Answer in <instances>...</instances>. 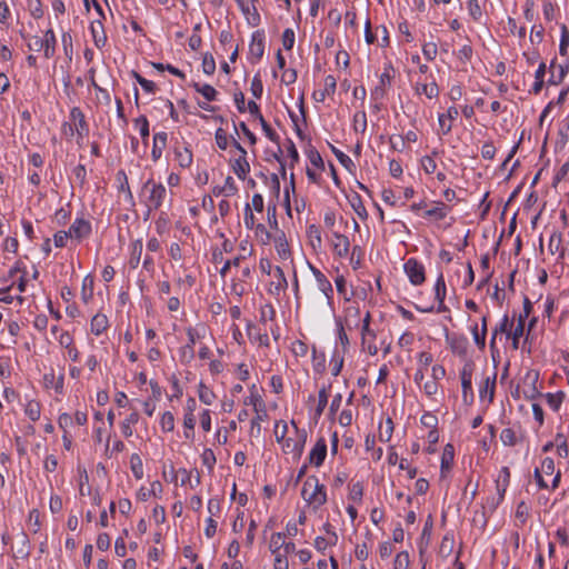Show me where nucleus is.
<instances>
[{
  "label": "nucleus",
  "mask_w": 569,
  "mask_h": 569,
  "mask_svg": "<svg viewBox=\"0 0 569 569\" xmlns=\"http://www.w3.org/2000/svg\"><path fill=\"white\" fill-rule=\"evenodd\" d=\"M139 197L141 202L147 207V213L144 216V220H147L152 211L158 210L162 206L167 197V190L162 183L156 182L153 179H148L143 183Z\"/></svg>",
  "instance_id": "1"
},
{
  "label": "nucleus",
  "mask_w": 569,
  "mask_h": 569,
  "mask_svg": "<svg viewBox=\"0 0 569 569\" xmlns=\"http://www.w3.org/2000/svg\"><path fill=\"white\" fill-rule=\"evenodd\" d=\"M301 497L316 510L327 502V490L316 476H309L303 482Z\"/></svg>",
  "instance_id": "2"
},
{
  "label": "nucleus",
  "mask_w": 569,
  "mask_h": 569,
  "mask_svg": "<svg viewBox=\"0 0 569 569\" xmlns=\"http://www.w3.org/2000/svg\"><path fill=\"white\" fill-rule=\"evenodd\" d=\"M403 270L411 284L420 286L425 282V267L416 258H409L403 264Z\"/></svg>",
  "instance_id": "3"
},
{
  "label": "nucleus",
  "mask_w": 569,
  "mask_h": 569,
  "mask_svg": "<svg viewBox=\"0 0 569 569\" xmlns=\"http://www.w3.org/2000/svg\"><path fill=\"white\" fill-rule=\"evenodd\" d=\"M532 311V305L529 298L525 297L523 299V309L522 312L518 317V323L513 331H511L512 338V348H519V339L523 336L526 319L530 316Z\"/></svg>",
  "instance_id": "4"
},
{
  "label": "nucleus",
  "mask_w": 569,
  "mask_h": 569,
  "mask_svg": "<svg viewBox=\"0 0 569 569\" xmlns=\"http://www.w3.org/2000/svg\"><path fill=\"white\" fill-rule=\"evenodd\" d=\"M249 57L251 63L259 62L264 54V31L257 30L251 34V41L249 44Z\"/></svg>",
  "instance_id": "5"
},
{
  "label": "nucleus",
  "mask_w": 569,
  "mask_h": 569,
  "mask_svg": "<svg viewBox=\"0 0 569 569\" xmlns=\"http://www.w3.org/2000/svg\"><path fill=\"white\" fill-rule=\"evenodd\" d=\"M472 372H473L472 363H466L460 371V379H461V387H462V399H463L465 403H470L473 400Z\"/></svg>",
  "instance_id": "6"
},
{
  "label": "nucleus",
  "mask_w": 569,
  "mask_h": 569,
  "mask_svg": "<svg viewBox=\"0 0 569 569\" xmlns=\"http://www.w3.org/2000/svg\"><path fill=\"white\" fill-rule=\"evenodd\" d=\"M297 439L287 438L283 442V449L286 452H290L295 456V458L299 459L303 452L305 445L307 441V432L306 430H298Z\"/></svg>",
  "instance_id": "7"
},
{
  "label": "nucleus",
  "mask_w": 569,
  "mask_h": 569,
  "mask_svg": "<svg viewBox=\"0 0 569 569\" xmlns=\"http://www.w3.org/2000/svg\"><path fill=\"white\" fill-rule=\"evenodd\" d=\"M91 233V223L83 219L77 218L71 227L69 228V234L71 239L82 240Z\"/></svg>",
  "instance_id": "8"
},
{
  "label": "nucleus",
  "mask_w": 569,
  "mask_h": 569,
  "mask_svg": "<svg viewBox=\"0 0 569 569\" xmlns=\"http://www.w3.org/2000/svg\"><path fill=\"white\" fill-rule=\"evenodd\" d=\"M326 456H327V442L323 438H320L317 440L316 445L311 449L309 457H308V462L316 467H320L323 463Z\"/></svg>",
  "instance_id": "9"
},
{
  "label": "nucleus",
  "mask_w": 569,
  "mask_h": 569,
  "mask_svg": "<svg viewBox=\"0 0 569 569\" xmlns=\"http://www.w3.org/2000/svg\"><path fill=\"white\" fill-rule=\"evenodd\" d=\"M309 268L317 281L318 289L330 300L333 296V289L328 278L315 266L309 263Z\"/></svg>",
  "instance_id": "10"
},
{
  "label": "nucleus",
  "mask_w": 569,
  "mask_h": 569,
  "mask_svg": "<svg viewBox=\"0 0 569 569\" xmlns=\"http://www.w3.org/2000/svg\"><path fill=\"white\" fill-rule=\"evenodd\" d=\"M449 212V206H447L445 202L436 201L433 202L432 208L425 211L423 217L433 221H441L448 216Z\"/></svg>",
  "instance_id": "11"
},
{
  "label": "nucleus",
  "mask_w": 569,
  "mask_h": 569,
  "mask_svg": "<svg viewBox=\"0 0 569 569\" xmlns=\"http://www.w3.org/2000/svg\"><path fill=\"white\" fill-rule=\"evenodd\" d=\"M337 88V79L329 74L325 79V88L322 90H316L312 98L317 102H323L327 96L333 94Z\"/></svg>",
  "instance_id": "12"
},
{
  "label": "nucleus",
  "mask_w": 569,
  "mask_h": 569,
  "mask_svg": "<svg viewBox=\"0 0 569 569\" xmlns=\"http://www.w3.org/2000/svg\"><path fill=\"white\" fill-rule=\"evenodd\" d=\"M288 288V281L281 267L274 268V280L270 283V293L279 296Z\"/></svg>",
  "instance_id": "13"
},
{
  "label": "nucleus",
  "mask_w": 569,
  "mask_h": 569,
  "mask_svg": "<svg viewBox=\"0 0 569 569\" xmlns=\"http://www.w3.org/2000/svg\"><path fill=\"white\" fill-rule=\"evenodd\" d=\"M90 32L93 39V43L97 48H102L107 43V34L104 32L101 20H94L90 24Z\"/></svg>",
  "instance_id": "14"
},
{
  "label": "nucleus",
  "mask_w": 569,
  "mask_h": 569,
  "mask_svg": "<svg viewBox=\"0 0 569 569\" xmlns=\"http://www.w3.org/2000/svg\"><path fill=\"white\" fill-rule=\"evenodd\" d=\"M173 152L179 167L184 169L191 166L193 157L191 150L187 146H176Z\"/></svg>",
  "instance_id": "15"
},
{
  "label": "nucleus",
  "mask_w": 569,
  "mask_h": 569,
  "mask_svg": "<svg viewBox=\"0 0 569 569\" xmlns=\"http://www.w3.org/2000/svg\"><path fill=\"white\" fill-rule=\"evenodd\" d=\"M197 409L196 399L189 397L184 407L183 427L184 429L193 430L196 426L194 410Z\"/></svg>",
  "instance_id": "16"
},
{
  "label": "nucleus",
  "mask_w": 569,
  "mask_h": 569,
  "mask_svg": "<svg viewBox=\"0 0 569 569\" xmlns=\"http://www.w3.org/2000/svg\"><path fill=\"white\" fill-rule=\"evenodd\" d=\"M168 134L164 131L157 132L153 136V144L151 150V157L153 161H158L161 156L162 151L167 146Z\"/></svg>",
  "instance_id": "17"
},
{
  "label": "nucleus",
  "mask_w": 569,
  "mask_h": 569,
  "mask_svg": "<svg viewBox=\"0 0 569 569\" xmlns=\"http://www.w3.org/2000/svg\"><path fill=\"white\" fill-rule=\"evenodd\" d=\"M335 241H333V251L335 253L340 257L345 258L348 256L350 250V242L347 236L341 233H333Z\"/></svg>",
  "instance_id": "18"
},
{
  "label": "nucleus",
  "mask_w": 569,
  "mask_h": 569,
  "mask_svg": "<svg viewBox=\"0 0 569 569\" xmlns=\"http://www.w3.org/2000/svg\"><path fill=\"white\" fill-rule=\"evenodd\" d=\"M497 372H493L492 377H487L479 389V396L481 399L488 397V401L492 402L496 389Z\"/></svg>",
  "instance_id": "19"
},
{
  "label": "nucleus",
  "mask_w": 569,
  "mask_h": 569,
  "mask_svg": "<svg viewBox=\"0 0 569 569\" xmlns=\"http://www.w3.org/2000/svg\"><path fill=\"white\" fill-rule=\"evenodd\" d=\"M274 246H276V251L280 259L288 260L291 257L289 243H288L286 236L282 231L280 232V234H278L274 238Z\"/></svg>",
  "instance_id": "20"
},
{
  "label": "nucleus",
  "mask_w": 569,
  "mask_h": 569,
  "mask_svg": "<svg viewBox=\"0 0 569 569\" xmlns=\"http://www.w3.org/2000/svg\"><path fill=\"white\" fill-rule=\"evenodd\" d=\"M43 381L47 388H53L58 393H62L64 382L63 373L56 377L53 370H51V372L43 376Z\"/></svg>",
  "instance_id": "21"
},
{
  "label": "nucleus",
  "mask_w": 569,
  "mask_h": 569,
  "mask_svg": "<svg viewBox=\"0 0 569 569\" xmlns=\"http://www.w3.org/2000/svg\"><path fill=\"white\" fill-rule=\"evenodd\" d=\"M178 472H180L183 476L181 480L182 486L189 483L191 488H194L199 486L201 482L200 473L197 469L187 470L184 468H181L179 469Z\"/></svg>",
  "instance_id": "22"
},
{
  "label": "nucleus",
  "mask_w": 569,
  "mask_h": 569,
  "mask_svg": "<svg viewBox=\"0 0 569 569\" xmlns=\"http://www.w3.org/2000/svg\"><path fill=\"white\" fill-rule=\"evenodd\" d=\"M108 328V318L104 315L97 313L92 317L90 322L91 332L96 336H100Z\"/></svg>",
  "instance_id": "23"
},
{
  "label": "nucleus",
  "mask_w": 569,
  "mask_h": 569,
  "mask_svg": "<svg viewBox=\"0 0 569 569\" xmlns=\"http://www.w3.org/2000/svg\"><path fill=\"white\" fill-rule=\"evenodd\" d=\"M43 39L44 43V57L50 59L54 56L57 39L52 29L46 31Z\"/></svg>",
  "instance_id": "24"
},
{
  "label": "nucleus",
  "mask_w": 569,
  "mask_h": 569,
  "mask_svg": "<svg viewBox=\"0 0 569 569\" xmlns=\"http://www.w3.org/2000/svg\"><path fill=\"white\" fill-rule=\"evenodd\" d=\"M459 114V111L456 107H449L446 113H441L438 117L439 126L441 128L442 134H448L451 131V124H446V118H450V120H455Z\"/></svg>",
  "instance_id": "25"
},
{
  "label": "nucleus",
  "mask_w": 569,
  "mask_h": 569,
  "mask_svg": "<svg viewBox=\"0 0 569 569\" xmlns=\"http://www.w3.org/2000/svg\"><path fill=\"white\" fill-rule=\"evenodd\" d=\"M142 250H143L142 239H137L131 243V253H130L129 264L132 269H136L139 266Z\"/></svg>",
  "instance_id": "26"
},
{
  "label": "nucleus",
  "mask_w": 569,
  "mask_h": 569,
  "mask_svg": "<svg viewBox=\"0 0 569 569\" xmlns=\"http://www.w3.org/2000/svg\"><path fill=\"white\" fill-rule=\"evenodd\" d=\"M232 169L239 179L244 180L250 171V164L244 156H240L233 161Z\"/></svg>",
  "instance_id": "27"
},
{
  "label": "nucleus",
  "mask_w": 569,
  "mask_h": 569,
  "mask_svg": "<svg viewBox=\"0 0 569 569\" xmlns=\"http://www.w3.org/2000/svg\"><path fill=\"white\" fill-rule=\"evenodd\" d=\"M455 448L451 443H447L441 456V473L449 470L453 463Z\"/></svg>",
  "instance_id": "28"
},
{
  "label": "nucleus",
  "mask_w": 569,
  "mask_h": 569,
  "mask_svg": "<svg viewBox=\"0 0 569 569\" xmlns=\"http://www.w3.org/2000/svg\"><path fill=\"white\" fill-rule=\"evenodd\" d=\"M70 117L76 121V128L79 134H82V131H88V124L80 108H72L70 111Z\"/></svg>",
  "instance_id": "29"
},
{
  "label": "nucleus",
  "mask_w": 569,
  "mask_h": 569,
  "mask_svg": "<svg viewBox=\"0 0 569 569\" xmlns=\"http://www.w3.org/2000/svg\"><path fill=\"white\" fill-rule=\"evenodd\" d=\"M546 63L545 62H541L538 67V69L536 70L535 72V82L532 84V88H531V92L533 94H539L540 91L542 90V87H543V78H545V74H546Z\"/></svg>",
  "instance_id": "30"
},
{
  "label": "nucleus",
  "mask_w": 569,
  "mask_h": 569,
  "mask_svg": "<svg viewBox=\"0 0 569 569\" xmlns=\"http://www.w3.org/2000/svg\"><path fill=\"white\" fill-rule=\"evenodd\" d=\"M416 91L418 94H425L429 99L437 98L439 96V88L436 81L417 84Z\"/></svg>",
  "instance_id": "31"
},
{
  "label": "nucleus",
  "mask_w": 569,
  "mask_h": 569,
  "mask_svg": "<svg viewBox=\"0 0 569 569\" xmlns=\"http://www.w3.org/2000/svg\"><path fill=\"white\" fill-rule=\"evenodd\" d=\"M139 420V413L132 412L130 413L122 422H121V432L126 438H129L132 436L133 430L132 426H134Z\"/></svg>",
  "instance_id": "32"
},
{
  "label": "nucleus",
  "mask_w": 569,
  "mask_h": 569,
  "mask_svg": "<svg viewBox=\"0 0 569 569\" xmlns=\"http://www.w3.org/2000/svg\"><path fill=\"white\" fill-rule=\"evenodd\" d=\"M192 87L197 92L201 93L207 101H214L217 99L218 92L212 86L194 82Z\"/></svg>",
  "instance_id": "33"
},
{
  "label": "nucleus",
  "mask_w": 569,
  "mask_h": 569,
  "mask_svg": "<svg viewBox=\"0 0 569 569\" xmlns=\"http://www.w3.org/2000/svg\"><path fill=\"white\" fill-rule=\"evenodd\" d=\"M543 397H545L548 406L555 412H557L560 409V407H561V403H562L563 398H565V393L562 391H559V392H556V393L548 392Z\"/></svg>",
  "instance_id": "34"
},
{
  "label": "nucleus",
  "mask_w": 569,
  "mask_h": 569,
  "mask_svg": "<svg viewBox=\"0 0 569 569\" xmlns=\"http://www.w3.org/2000/svg\"><path fill=\"white\" fill-rule=\"evenodd\" d=\"M284 537H286V533H283V532L272 533L270 543H269V549L272 552V555L281 553L280 550L282 549V546H284Z\"/></svg>",
  "instance_id": "35"
},
{
  "label": "nucleus",
  "mask_w": 569,
  "mask_h": 569,
  "mask_svg": "<svg viewBox=\"0 0 569 569\" xmlns=\"http://www.w3.org/2000/svg\"><path fill=\"white\" fill-rule=\"evenodd\" d=\"M562 236L560 232H552L549 239L548 248L549 251L555 254L557 252H560V257H563V249H562Z\"/></svg>",
  "instance_id": "36"
},
{
  "label": "nucleus",
  "mask_w": 569,
  "mask_h": 569,
  "mask_svg": "<svg viewBox=\"0 0 569 569\" xmlns=\"http://www.w3.org/2000/svg\"><path fill=\"white\" fill-rule=\"evenodd\" d=\"M468 339L466 337H456L450 341V348L453 353L463 356L467 352Z\"/></svg>",
  "instance_id": "37"
},
{
  "label": "nucleus",
  "mask_w": 569,
  "mask_h": 569,
  "mask_svg": "<svg viewBox=\"0 0 569 569\" xmlns=\"http://www.w3.org/2000/svg\"><path fill=\"white\" fill-rule=\"evenodd\" d=\"M198 396H199L200 401L208 406L211 405L213 402V400L216 399V395L213 393V391L209 387H207L203 382L199 383Z\"/></svg>",
  "instance_id": "38"
},
{
  "label": "nucleus",
  "mask_w": 569,
  "mask_h": 569,
  "mask_svg": "<svg viewBox=\"0 0 569 569\" xmlns=\"http://www.w3.org/2000/svg\"><path fill=\"white\" fill-rule=\"evenodd\" d=\"M130 468L136 479L143 478V465L138 453H132L130 457Z\"/></svg>",
  "instance_id": "39"
},
{
  "label": "nucleus",
  "mask_w": 569,
  "mask_h": 569,
  "mask_svg": "<svg viewBox=\"0 0 569 569\" xmlns=\"http://www.w3.org/2000/svg\"><path fill=\"white\" fill-rule=\"evenodd\" d=\"M349 202L355 210V212L362 219L367 218L368 213L366 210V207L362 202L361 197L358 193H353L352 197L349 199Z\"/></svg>",
  "instance_id": "40"
},
{
  "label": "nucleus",
  "mask_w": 569,
  "mask_h": 569,
  "mask_svg": "<svg viewBox=\"0 0 569 569\" xmlns=\"http://www.w3.org/2000/svg\"><path fill=\"white\" fill-rule=\"evenodd\" d=\"M557 70H558L557 73H556V71H551L550 78L548 80L549 84L561 83L569 71V66L568 64H558Z\"/></svg>",
  "instance_id": "41"
},
{
  "label": "nucleus",
  "mask_w": 569,
  "mask_h": 569,
  "mask_svg": "<svg viewBox=\"0 0 569 569\" xmlns=\"http://www.w3.org/2000/svg\"><path fill=\"white\" fill-rule=\"evenodd\" d=\"M328 144H329L331 152L336 156V158L338 159V161L340 162L341 166H343L348 170H350L355 166L353 161L350 159L349 156L343 153L341 150L336 148L333 144H331V143H328Z\"/></svg>",
  "instance_id": "42"
},
{
  "label": "nucleus",
  "mask_w": 569,
  "mask_h": 569,
  "mask_svg": "<svg viewBox=\"0 0 569 569\" xmlns=\"http://www.w3.org/2000/svg\"><path fill=\"white\" fill-rule=\"evenodd\" d=\"M136 127L139 128L140 136L144 143H147L149 138V121L146 116H140L137 119H134Z\"/></svg>",
  "instance_id": "43"
},
{
  "label": "nucleus",
  "mask_w": 569,
  "mask_h": 569,
  "mask_svg": "<svg viewBox=\"0 0 569 569\" xmlns=\"http://www.w3.org/2000/svg\"><path fill=\"white\" fill-rule=\"evenodd\" d=\"M61 42L66 58L68 59V61H71L73 56V44L70 32L62 33Z\"/></svg>",
  "instance_id": "44"
},
{
  "label": "nucleus",
  "mask_w": 569,
  "mask_h": 569,
  "mask_svg": "<svg viewBox=\"0 0 569 569\" xmlns=\"http://www.w3.org/2000/svg\"><path fill=\"white\" fill-rule=\"evenodd\" d=\"M370 320H371L370 312H367L362 320V327H361L362 345H365L367 342V336H370L372 339H376L375 331L370 329Z\"/></svg>",
  "instance_id": "45"
},
{
  "label": "nucleus",
  "mask_w": 569,
  "mask_h": 569,
  "mask_svg": "<svg viewBox=\"0 0 569 569\" xmlns=\"http://www.w3.org/2000/svg\"><path fill=\"white\" fill-rule=\"evenodd\" d=\"M307 157L312 166H315L316 168H318L320 170L325 169L323 159H322L321 154L313 147H310L307 150Z\"/></svg>",
  "instance_id": "46"
},
{
  "label": "nucleus",
  "mask_w": 569,
  "mask_h": 569,
  "mask_svg": "<svg viewBox=\"0 0 569 569\" xmlns=\"http://www.w3.org/2000/svg\"><path fill=\"white\" fill-rule=\"evenodd\" d=\"M362 496H363V486L361 482H355L352 483V486L350 487V491H349V500L353 501L355 503H360L362 501Z\"/></svg>",
  "instance_id": "47"
},
{
  "label": "nucleus",
  "mask_w": 569,
  "mask_h": 569,
  "mask_svg": "<svg viewBox=\"0 0 569 569\" xmlns=\"http://www.w3.org/2000/svg\"><path fill=\"white\" fill-rule=\"evenodd\" d=\"M295 41H296V34H295L293 29H291V28L284 29L282 32V36H281V42H282L283 48L288 51L291 50L295 46Z\"/></svg>",
  "instance_id": "48"
},
{
  "label": "nucleus",
  "mask_w": 569,
  "mask_h": 569,
  "mask_svg": "<svg viewBox=\"0 0 569 569\" xmlns=\"http://www.w3.org/2000/svg\"><path fill=\"white\" fill-rule=\"evenodd\" d=\"M307 234H308L313 248L321 246L322 240H321V231H320L319 227H317L316 224L309 226L308 230H307Z\"/></svg>",
  "instance_id": "49"
},
{
  "label": "nucleus",
  "mask_w": 569,
  "mask_h": 569,
  "mask_svg": "<svg viewBox=\"0 0 569 569\" xmlns=\"http://www.w3.org/2000/svg\"><path fill=\"white\" fill-rule=\"evenodd\" d=\"M202 71L203 73L211 76L216 71V61L211 53L207 52L204 53L202 58Z\"/></svg>",
  "instance_id": "50"
},
{
  "label": "nucleus",
  "mask_w": 569,
  "mask_h": 569,
  "mask_svg": "<svg viewBox=\"0 0 569 569\" xmlns=\"http://www.w3.org/2000/svg\"><path fill=\"white\" fill-rule=\"evenodd\" d=\"M433 290L436 300L446 299L447 288L442 273L437 278Z\"/></svg>",
  "instance_id": "51"
},
{
  "label": "nucleus",
  "mask_w": 569,
  "mask_h": 569,
  "mask_svg": "<svg viewBox=\"0 0 569 569\" xmlns=\"http://www.w3.org/2000/svg\"><path fill=\"white\" fill-rule=\"evenodd\" d=\"M259 122L266 137L272 142H278L279 134L270 127V124L266 121L262 114H259Z\"/></svg>",
  "instance_id": "52"
},
{
  "label": "nucleus",
  "mask_w": 569,
  "mask_h": 569,
  "mask_svg": "<svg viewBox=\"0 0 569 569\" xmlns=\"http://www.w3.org/2000/svg\"><path fill=\"white\" fill-rule=\"evenodd\" d=\"M328 403V389L322 387L318 393V405L316 408V416L320 417Z\"/></svg>",
  "instance_id": "53"
},
{
  "label": "nucleus",
  "mask_w": 569,
  "mask_h": 569,
  "mask_svg": "<svg viewBox=\"0 0 569 569\" xmlns=\"http://www.w3.org/2000/svg\"><path fill=\"white\" fill-rule=\"evenodd\" d=\"M161 429L164 432H171L174 429V417L170 411H166L160 419Z\"/></svg>",
  "instance_id": "54"
},
{
  "label": "nucleus",
  "mask_w": 569,
  "mask_h": 569,
  "mask_svg": "<svg viewBox=\"0 0 569 569\" xmlns=\"http://www.w3.org/2000/svg\"><path fill=\"white\" fill-rule=\"evenodd\" d=\"M500 440L505 446L512 447L517 443L516 432L511 428H505L500 433Z\"/></svg>",
  "instance_id": "55"
},
{
  "label": "nucleus",
  "mask_w": 569,
  "mask_h": 569,
  "mask_svg": "<svg viewBox=\"0 0 569 569\" xmlns=\"http://www.w3.org/2000/svg\"><path fill=\"white\" fill-rule=\"evenodd\" d=\"M201 460L202 463L208 468L209 472H211L217 462L214 452L209 448L204 449L201 455Z\"/></svg>",
  "instance_id": "56"
},
{
  "label": "nucleus",
  "mask_w": 569,
  "mask_h": 569,
  "mask_svg": "<svg viewBox=\"0 0 569 569\" xmlns=\"http://www.w3.org/2000/svg\"><path fill=\"white\" fill-rule=\"evenodd\" d=\"M93 295V279L90 276L84 277L82 281V299L87 302Z\"/></svg>",
  "instance_id": "57"
},
{
  "label": "nucleus",
  "mask_w": 569,
  "mask_h": 569,
  "mask_svg": "<svg viewBox=\"0 0 569 569\" xmlns=\"http://www.w3.org/2000/svg\"><path fill=\"white\" fill-rule=\"evenodd\" d=\"M117 180L120 182L119 190L126 192L130 200H132L133 196L128 183V177L123 170L118 171Z\"/></svg>",
  "instance_id": "58"
},
{
  "label": "nucleus",
  "mask_w": 569,
  "mask_h": 569,
  "mask_svg": "<svg viewBox=\"0 0 569 569\" xmlns=\"http://www.w3.org/2000/svg\"><path fill=\"white\" fill-rule=\"evenodd\" d=\"M330 363H331V373H332V376L337 377L341 372V369L343 367V357L338 355L337 351H335L331 357Z\"/></svg>",
  "instance_id": "59"
},
{
  "label": "nucleus",
  "mask_w": 569,
  "mask_h": 569,
  "mask_svg": "<svg viewBox=\"0 0 569 569\" xmlns=\"http://www.w3.org/2000/svg\"><path fill=\"white\" fill-rule=\"evenodd\" d=\"M216 143L219 149L226 150L229 144L227 132L222 128H218L214 133Z\"/></svg>",
  "instance_id": "60"
},
{
  "label": "nucleus",
  "mask_w": 569,
  "mask_h": 569,
  "mask_svg": "<svg viewBox=\"0 0 569 569\" xmlns=\"http://www.w3.org/2000/svg\"><path fill=\"white\" fill-rule=\"evenodd\" d=\"M180 360L183 363H190L194 359V349L191 345H186L179 350Z\"/></svg>",
  "instance_id": "61"
},
{
  "label": "nucleus",
  "mask_w": 569,
  "mask_h": 569,
  "mask_svg": "<svg viewBox=\"0 0 569 569\" xmlns=\"http://www.w3.org/2000/svg\"><path fill=\"white\" fill-rule=\"evenodd\" d=\"M468 11L475 21H479L482 17V10H481V7H480L478 0H469L468 1Z\"/></svg>",
  "instance_id": "62"
},
{
  "label": "nucleus",
  "mask_w": 569,
  "mask_h": 569,
  "mask_svg": "<svg viewBox=\"0 0 569 569\" xmlns=\"http://www.w3.org/2000/svg\"><path fill=\"white\" fill-rule=\"evenodd\" d=\"M251 93L254 98L260 99L263 92V84L261 81V78L259 74H256L252 78L251 87H250Z\"/></svg>",
  "instance_id": "63"
},
{
  "label": "nucleus",
  "mask_w": 569,
  "mask_h": 569,
  "mask_svg": "<svg viewBox=\"0 0 569 569\" xmlns=\"http://www.w3.org/2000/svg\"><path fill=\"white\" fill-rule=\"evenodd\" d=\"M26 415L30 420L36 421L40 418V405L36 401H31L26 407Z\"/></svg>",
  "instance_id": "64"
}]
</instances>
